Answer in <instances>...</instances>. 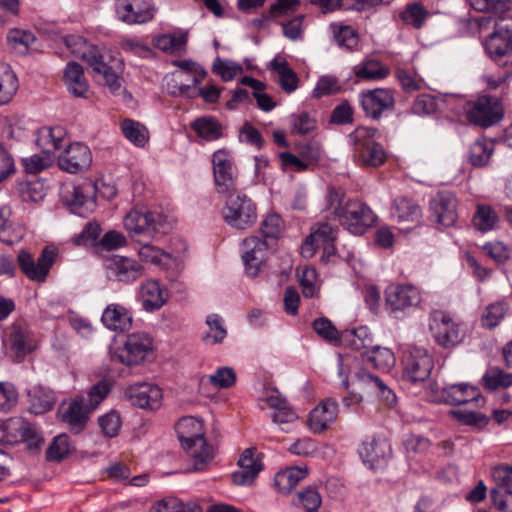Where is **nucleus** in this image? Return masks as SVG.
Segmentation results:
<instances>
[{"instance_id": "obj_1", "label": "nucleus", "mask_w": 512, "mask_h": 512, "mask_svg": "<svg viewBox=\"0 0 512 512\" xmlns=\"http://www.w3.org/2000/svg\"><path fill=\"white\" fill-rule=\"evenodd\" d=\"M345 191L340 187L329 186L326 195L327 209L338 219L339 223L350 233L363 234L371 227L376 216L371 208L358 199L344 202Z\"/></svg>"}, {"instance_id": "obj_2", "label": "nucleus", "mask_w": 512, "mask_h": 512, "mask_svg": "<svg viewBox=\"0 0 512 512\" xmlns=\"http://www.w3.org/2000/svg\"><path fill=\"white\" fill-rule=\"evenodd\" d=\"M379 131L371 127H357L349 134L353 146V159L365 167H379L386 161L387 153L376 141Z\"/></svg>"}, {"instance_id": "obj_3", "label": "nucleus", "mask_w": 512, "mask_h": 512, "mask_svg": "<svg viewBox=\"0 0 512 512\" xmlns=\"http://www.w3.org/2000/svg\"><path fill=\"white\" fill-rule=\"evenodd\" d=\"M123 223L130 237L138 243H141L143 238L153 239L157 234L165 233L169 227L164 215L143 208L130 210L125 215Z\"/></svg>"}, {"instance_id": "obj_4", "label": "nucleus", "mask_w": 512, "mask_h": 512, "mask_svg": "<svg viewBox=\"0 0 512 512\" xmlns=\"http://www.w3.org/2000/svg\"><path fill=\"white\" fill-rule=\"evenodd\" d=\"M486 53L499 66H512V15L498 16L484 42Z\"/></svg>"}, {"instance_id": "obj_5", "label": "nucleus", "mask_w": 512, "mask_h": 512, "mask_svg": "<svg viewBox=\"0 0 512 512\" xmlns=\"http://www.w3.org/2000/svg\"><path fill=\"white\" fill-rule=\"evenodd\" d=\"M111 358L126 366H139L153 354V340L145 332L128 334L121 346L110 349Z\"/></svg>"}, {"instance_id": "obj_6", "label": "nucleus", "mask_w": 512, "mask_h": 512, "mask_svg": "<svg viewBox=\"0 0 512 512\" xmlns=\"http://www.w3.org/2000/svg\"><path fill=\"white\" fill-rule=\"evenodd\" d=\"M225 205L222 208L224 221L232 228L245 230L252 227L257 220V206L244 193L236 192L224 195Z\"/></svg>"}, {"instance_id": "obj_7", "label": "nucleus", "mask_w": 512, "mask_h": 512, "mask_svg": "<svg viewBox=\"0 0 512 512\" xmlns=\"http://www.w3.org/2000/svg\"><path fill=\"white\" fill-rule=\"evenodd\" d=\"M98 190V185L90 181L81 184L66 182L60 188V197L73 213L85 216L94 210V197Z\"/></svg>"}, {"instance_id": "obj_8", "label": "nucleus", "mask_w": 512, "mask_h": 512, "mask_svg": "<svg viewBox=\"0 0 512 512\" xmlns=\"http://www.w3.org/2000/svg\"><path fill=\"white\" fill-rule=\"evenodd\" d=\"M212 168L218 194L224 196L238 191V169L228 150L219 149L213 153Z\"/></svg>"}, {"instance_id": "obj_9", "label": "nucleus", "mask_w": 512, "mask_h": 512, "mask_svg": "<svg viewBox=\"0 0 512 512\" xmlns=\"http://www.w3.org/2000/svg\"><path fill=\"white\" fill-rule=\"evenodd\" d=\"M403 378L412 383L425 382L434 368V360L427 349L409 346L403 355Z\"/></svg>"}, {"instance_id": "obj_10", "label": "nucleus", "mask_w": 512, "mask_h": 512, "mask_svg": "<svg viewBox=\"0 0 512 512\" xmlns=\"http://www.w3.org/2000/svg\"><path fill=\"white\" fill-rule=\"evenodd\" d=\"M56 257L57 249L52 247H45L37 260L27 250L22 249L17 255V263L22 273L30 281L43 283L46 281Z\"/></svg>"}, {"instance_id": "obj_11", "label": "nucleus", "mask_w": 512, "mask_h": 512, "mask_svg": "<svg viewBox=\"0 0 512 512\" xmlns=\"http://www.w3.org/2000/svg\"><path fill=\"white\" fill-rule=\"evenodd\" d=\"M465 114L470 123L486 128L502 119L503 109L497 98L481 96L467 103Z\"/></svg>"}, {"instance_id": "obj_12", "label": "nucleus", "mask_w": 512, "mask_h": 512, "mask_svg": "<svg viewBox=\"0 0 512 512\" xmlns=\"http://www.w3.org/2000/svg\"><path fill=\"white\" fill-rule=\"evenodd\" d=\"M4 440L9 444L24 442L31 451H37L43 442L35 424L21 417H13L3 425Z\"/></svg>"}, {"instance_id": "obj_13", "label": "nucleus", "mask_w": 512, "mask_h": 512, "mask_svg": "<svg viewBox=\"0 0 512 512\" xmlns=\"http://www.w3.org/2000/svg\"><path fill=\"white\" fill-rule=\"evenodd\" d=\"M421 301L419 289L411 284H392L385 290V308L396 317L398 313L418 306Z\"/></svg>"}, {"instance_id": "obj_14", "label": "nucleus", "mask_w": 512, "mask_h": 512, "mask_svg": "<svg viewBox=\"0 0 512 512\" xmlns=\"http://www.w3.org/2000/svg\"><path fill=\"white\" fill-rule=\"evenodd\" d=\"M350 384L358 393L366 395H375L384 398L389 404L395 400V394L387 387V385L377 376L368 373L364 369H360L354 373L351 382L344 381L345 388L348 389Z\"/></svg>"}, {"instance_id": "obj_15", "label": "nucleus", "mask_w": 512, "mask_h": 512, "mask_svg": "<svg viewBox=\"0 0 512 512\" xmlns=\"http://www.w3.org/2000/svg\"><path fill=\"white\" fill-rule=\"evenodd\" d=\"M115 13L123 23L142 24L153 18L154 8L151 0H116Z\"/></svg>"}, {"instance_id": "obj_16", "label": "nucleus", "mask_w": 512, "mask_h": 512, "mask_svg": "<svg viewBox=\"0 0 512 512\" xmlns=\"http://www.w3.org/2000/svg\"><path fill=\"white\" fill-rule=\"evenodd\" d=\"M360 105L365 115L373 120L381 118L384 111L394 107L393 91L387 88H376L360 93Z\"/></svg>"}, {"instance_id": "obj_17", "label": "nucleus", "mask_w": 512, "mask_h": 512, "mask_svg": "<svg viewBox=\"0 0 512 512\" xmlns=\"http://www.w3.org/2000/svg\"><path fill=\"white\" fill-rule=\"evenodd\" d=\"M430 330L435 341L444 348H452L458 345L464 338V332L459 328L450 316L437 313L430 322Z\"/></svg>"}, {"instance_id": "obj_18", "label": "nucleus", "mask_w": 512, "mask_h": 512, "mask_svg": "<svg viewBox=\"0 0 512 512\" xmlns=\"http://www.w3.org/2000/svg\"><path fill=\"white\" fill-rule=\"evenodd\" d=\"M125 398L141 409L157 410L162 404V390L157 385L143 382L130 385L124 391Z\"/></svg>"}, {"instance_id": "obj_19", "label": "nucleus", "mask_w": 512, "mask_h": 512, "mask_svg": "<svg viewBox=\"0 0 512 512\" xmlns=\"http://www.w3.org/2000/svg\"><path fill=\"white\" fill-rule=\"evenodd\" d=\"M92 162V153L83 143L70 144L58 157L59 167L68 173H79L88 169Z\"/></svg>"}, {"instance_id": "obj_20", "label": "nucleus", "mask_w": 512, "mask_h": 512, "mask_svg": "<svg viewBox=\"0 0 512 512\" xmlns=\"http://www.w3.org/2000/svg\"><path fill=\"white\" fill-rule=\"evenodd\" d=\"M358 452L365 465L377 470L386 465L391 447L386 439L370 438L361 444Z\"/></svg>"}, {"instance_id": "obj_21", "label": "nucleus", "mask_w": 512, "mask_h": 512, "mask_svg": "<svg viewBox=\"0 0 512 512\" xmlns=\"http://www.w3.org/2000/svg\"><path fill=\"white\" fill-rule=\"evenodd\" d=\"M457 201L455 196L447 191L438 192L430 200V210L435 221L444 226L450 227L457 220Z\"/></svg>"}, {"instance_id": "obj_22", "label": "nucleus", "mask_w": 512, "mask_h": 512, "mask_svg": "<svg viewBox=\"0 0 512 512\" xmlns=\"http://www.w3.org/2000/svg\"><path fill=\"white\" fill-rule=\"evenodd\" d=\"M270 244L267 240H261L257 236H250L243 241V261L247 275L255 277L258 275L265 258V253Z\"/></svg>"}, {"instance_id": "obj_23", "label": "nucleus", "mask_w": 512, "mask_h": 512, "mask_svg": "<svg viewBox=\"0 0 512 512\" xmlns=\"http://www.w3.org/2000/svg\"><path fill=\"white\" fill-rule=\"evenodd\" d=\"M337 415V401L332 398H327L310 412L308 425L314 433H321L336 420Z\"/></svg>"}, {"instance_id": "obj_24", "label": "nucleus", "mask_w": 512, "mask_h": 512, "mask_svg": "<svg viewBox=\"0 0 512 512\" xmlns=\"http://www.w3.org/2000/svg\"><path fill=\"white\" fill-rule=\"evenodd\" d=\"M90 412L92 410L85 404V397L77 396L69 403L67 409L62 412L61 419L68 425L70 431L78 434L85 428Z\"/></svg>"}, {"instance_id": "obj_25", "label": "nucleus", "mask_w": 512, "mask_h": 512, "mask_svg": "<svg viewBox=\"0 0 512 512\" xmlns=\"http://www.w3.org/2000/svg\"><path fill=\"white\" fill-rule=\"evenodd\" d=\"M167 291L154 279L144 281L140 286L139 299L145 311L160 309L167 302Z\"/></svg>"}, {"instance_id": "obj_26", "label": "nucleus", "mask_w": 512, "mask_h": 512, "mask_svg": "<svg viewBox=\"0 0 512 512\" xmlns=\"http://www.w3.org/2000/svg\"><path fill=\"white\" fill-rule=\"evenodd\" d=\"M442 399L454 406L478 402L481 398L477 387L467 383L450 384L441 389Z\"/></svg>"}, {"instance_id": "obj_27", "label": "nucleus", "mask_w": 512, "mask_h": 512, "mask_svg": "<svg viewBox=\"0 0 512 512\" xmlns=\"http://www.w3.org/2000/svg\"><path fill=\"white\" fill-rule=\"evenodd\" d=\"M109 268L116 280L124 283L134 282L144 273V267L139 262L123 256L115 257Z\"/></svg>"}, {"instance_id": "obj_28", "label": "nucleus", "mask_w": 512, "mask_h": 512, "mask_svg": "<svg viewBox=\"0 0 512 512\" xmlns=\"http://www.w3.org/2000/svg\"><path fill=\"white\" fill-rule=\"evenodd\" d=\"M10 341L17 360H21L37 348V340L34 335L26 326L20 324L12 326Z\"/></svg>"}, {"instance_id": "obj_29", "label": "nucleus", "mask_w": 512, "mask_h": 512, "mask_svg": "<svg viewBox=\"0 0 512 512\" xmlns=\"http://www.w3.org/2000/svg\"><path fill=\"white\" fill-rule=\"evenodd\" d=\"M189 457L192 459V470L203 471L205 470L214 457L213 447L207 443L205 435L186 444L182 447Z\"/></svg>"}, {"instance_id": "obj_30", "label": "nucleus", "mask_w": 512, "mask_h": 512, "mask_svg": "<svg viewBox=\"0 0 512 512\" xmlns=\"http://www.w3.org/2000/svg\"><path fill=\"white\" fill-rule=\"evenodd\" d=\"M101 320L112 331H125L132 325V316L128 309L116 303L110 304L105 308Z\"/></svg>"}, {"instance_id": "obj_31", "label": "nucleus", "mask_w": 512, "mask_h": 512, "mask_svg": "<svg viewBox=\"0 0 512 512\" xmlns=\"http://www.w3.org/2000/svg\"><path fill=\"white\" fill-rule=\"evenodd\" d=\"M63 81L68 91L75 97H86L88 93V82L85 78L83 68L76 62H69L66 65Z\"/></svg>"}, {"instance_id": "obj_32", "label": "nucleus", "mask_w": 512, "mask_h": 512, "mask_svg": "<svg viewBox=\"0 0 512 512\" xmlns=\"http://www.w3.org/2000/svg\"><path fill=\"white\" fill-rule=\"evenodd\" d=\"M66 131L61 126L41 127L36 132L35 142L44 152L53 155L55 150H59L63 146V140Z\"/></svg>"}, {"instance_id": "obj_33", "label": "nucleus", "mask_w": 512, "mask_h": 512, "mask_svg": "<svg viewBox=\"0 0 512 512\" xmlns=\"http://www.w3.org/2000/svg\"><path fill=\"white\" fill-rule=\"evenodd\" d=\"M29 409L34 414H44L54 407L56 397L52 390L34 386L28 392Z\"/></svg>"}, {"instance_id": "obj_34", "label": "nucleus", "mask_w": 512, "mask_h": 512, "mask_svg": "<svg viewBox=\"0 0 512 512\" xmlns=\"http://www.w3.org/2000/svg\"><path fill=\"white\" fill-rule=\"evenodd\" d=\"M89 66L94 72L96 81L109 88L111 92L119 90L121 86L119 77L105 61V55L101 53Z\"/></svg>"}, {"instance_id": "obj_35", "label": "nucleus", "mask_w": 512, "mask_h": 512, "mask_svg": "<svg viewBox=\"0 0 512 512\" xmlns=\"http://www.w3.org/2000/svg\"><path fill=\"white\" fill-rule=\"evenodd\" d=\"M175 431L182 447L205 435L202 421L192 416L181 418L176 423Z\"/></svg>"}, {"instance_id": "obj_36", "label": "nucleus", "mask_w": 512, "mask_h": 512, "mask_svg": "<svg viewBox=\"0 0 512 512\" xmlns=\"http://www.w3.org/2000/svg\"><path fill=\"white\" fill-rule=\"evenodd\" d=\"M139 245L137 254L142 262L161 268H167L171 264V255L163 249L153 245L150 241H142Z\"/></svg>"}, {"instance_id": "obj_37", "label": "nucleus", "mask_w": 512, "mask_h": 512, "mask_svg": "<svg viewBox=\"0 0 512 512\" xmlns=\"http://www.w3.org/2000/svg\"><path fill=\"white\" fill-rule=\"evenodd\" d=\"M64 43L73 55L87 61L89 65L101 54L96 46L89 44L80 35H68Z\"/></svg>"}, {"instance_id": "obj_38", "label": "nucleus", "mask_w": 512, "mask_h": 512, "mask_svg": "<svg viewBox=\"0 0 512 512\" xmlns=\"http://www.w3.org/2000/svg\"><path fill=\"white\" fill-rule=\"evenodd\" d=\"M12 211L9 206L0 207V241L12 245L19 242L23 235V228L10 221Z\"/></svg>"}, {"instance_id": "obj_39", "label": "nucleus", "mask_w": 512, "mask_h": 512, "mask_svg": "<svg viewBox=\"0 0 512 512\" xmlns=\"http://www.w3.org/2000/svg\"><path fill=\"white\" fill-rule=\"evenodd\" d=\"M353 73L362 80H381L390 74V69L380 61L367 58L353 68Z\"/></svg>"}, {"instance_id": "obj_40", "label": "nucleus", "mask_w": 512, "mask_h": 512, "mask_svg": "<svg viewBox=\"0 0 512 512\" xmlns=\"http://www.w3.org/2000/svg\"><path fill=\"white\" fill-rule=\"evenodd\" d=\"M307 476V469L291 467L278 472L274 478V485L278 492L286 494L292 491L300 481Z\"/></svg>"}, {"instance_id": "obj_41", "label": "nucleus", "mask_w": 512, "mask_h": 512, "mask_svg": "<svg viewBox=\"0 0 512 512\" xmlns=\"http://www.w3.org/2000/svg\"><path fill=\"white\" fill-rule=\"evenodd\" d=\"M336 234V228L328 223H320L309 236L316 242V246L323 250V256L329 257L335 253L334 241Z\"/></svg>"}, {"instance_id": "obj_42", "label": "nucleus", "mask_w": 512, "mask_h": 512, "mask_svg": "<svg viewBox=\"0 0 512 512\" xmlns=\"http://www.w3.org/2000/svg\"><path fill=\"white\" fill-rule=\"evenodd\" d=\"M18 90V79L6 63H0V105L12 100Z\"/></svg>"}, {"instance_id": "obj_43", "label": "nucleus", "mask_w": 512, "mask_h": 512, "mask_svg": "<svg viewBox=\"0 0 512 512\" xmlns=\"http://www.w3.org/2000/svg\"><path fill=\"white\" fill-rule=\"evenodd\" d=\"M270 66L277 73L278 82L285 92L291 93L297 89L298 77L286 60L275 58Z\"/></svg>"}, {"instance_id": "obj_44", "label": "nucleus", "mask_w": 512, "mask_h": 512, "mask_svg": "<svg viewBox=\"0 0 512 512\" xmlns=\"http://www.w3.org/2000/svg\"><path fill=\"white\" fill-rule=\"evenodd\" d=\"M392 215L399 222H416L421 217V209L412 200L402 197L395 200Z\"/></svg>"}, {"instance_id": "obj_45", "label": "nucleus", "mask_w": 512, "mask_h": 512, "mask_svg": "<svg viewBox=\"0 0 512 512\" xmlns=\"http://www.w3.org/2000/svg\"><path fill=\"white\" fill-rule=\"evenodd\" d=\"M121 130L125 138L138 147H143L149 139L147 128L132 119H125L121 123Z\"/></svg>"}, {"instance_id": "obj_46", "label": "nucleus", "mask_w": 512, "mask_h": 512, "mask_svg": "<svg viewBox=\"0 0 512 512\" xmlns=\"http://www.w3.org/2000/svg\"><path fill=\"white\" fill-rule=\"evenodd\" d=\"M482 383L489 391L507 388L512 385V373H506L498 367H490L483 375Z\"/></svg>"}, {"instance_id": "obj_47", "label": "nucleus", "mask_w": 512, "mask_h": 512, "mask_svg": "<svg viewBox=\"0 0 512 512\" xmlns=\"http://www.w3.org/2000/svg\"><path fill=\"white\" fill-rule=\"evenodd\" d=\"M187 43V33L164 34L154 38V45L166 53H177L184 49Z\"/></svg>"}, {"instance_id": "obj_48", "label": "nucleus", "mask_w": 512, "mask_h": 512, "mask_svg": "<svg viewBox=\"0 0 512 512\" xmlns=\"http://www.w3.org/2000/svg\"><path fill=\"white\" fill-rule=\"evenodd\" d=\"M191 127L199 137L207 141L217 140L222 135L221 125L214 118H198L191 124Z\"/></svg>"}, {"instance_id": "obj_49", "label": "nucleus", "mask_w": 512, "mask_h": 512, "mask_svg": "<svg viewBox=\"0 0 512 512\" xmlns=\"http://www.w3.org/2000/svg\"><path fill=\"white\" fill-rule=\"evenodd\" d=\"M206 324L209 331L202 335V341L210 345L221 343L227 335L223 319L218 314H210L206 318Z\"/></svg>"}, {"instance_id": "obj_50", "label": "nucleus", "mask_w": 512, "mask_h": 512, "mask_svg": "<svg viewBox=\"0 0 512 512\" xmlns=\"http://www.w3.org/2000/svg\"><path fill=\"white\" fill-rule=\"evenodd\" d=\"M7 42L16 54L26 55L35 42V36L29 31L13 29L7 36Z\"/></svg>"}, {"instance_id": "obj_51", "label": "nucleus", "mask_w": 512, "mask_h": 512, "mask_svg": "<svg viewBox=\"0 0 512 512\" xmlns=\"http://www.w3.org/2000/svg\"><path fill=\"white\" fill-rule=\"evenodd\" d=\"M240 82L242 85L248 86L253 90V96L257 101L259 109L263 111H270L275 107V103L272 98L263 92L264 84L262 82L250 76H244Z\"/></svg>"}, {"instance_id": "obj_52", "label": "nucleus", "mask_w": 512, "mask_h": 512, "mask_svg": "<svg viewBox=\"0 0 512 512\" xmlns=\"http://www.w3.org/2000/svg\"><path fill=\"white\" fill-rule=\"evenodd\" d=\"M472 222L476 229L487 232L495 228L498 222V216L490 206L478 205Z\"/></svg>"}, {"instance_id": "obj_53", "label": "nucleus", "mask_w": 512, "mask_h": 512, "mask_svg": "<svg viewBox=\"0 0 512 512\" xmlns=\"http://www.w3.org/2000/svg\"><path fill=\"white\" fill-rule=\"evenodd\" d=\"M493 152V144L485 139L476 140L469 150V161L473 166H484Z\"/></svg>"}, {"instance_id": "obj_54", "label": "nucleus", "mask_w": 512, "mask_h": 512, "mask_svg": "<svg viewBox=\"0 0 512 512\" xmlns=\"http://www.w3.org/2000/svg\"><path fill=\"white\" fill-rule=\"evenodd\" d=\"M429 16V11L420 3L408 4L401 12V19L414 28L420 29Z\"/></svg>"}, {"instance_id": "obj_55", "label": "nucleus", "mask_w": 512, "mask_h": 512, "mask_svg": "<svg viewBox=\"0 0 512 512\" xmlns=\"http://www.w3.org/2000/svg\"><path fill=\"white\" fill-rule=\"evenodd\" d=\"M304 20V14H297L280 22L283 36L290 41H302L304 38Z\"/></svg>"}, {"instance_id": "obj_56", "label": "nucleus", "mask_w": 512, "mask_h": 512, "mask_svg": "<svg viewBox=\"0 0 512 512\" xmlns=\"http://www.w3.org/2000/svg\"><path fill=\"white\" fill-rule=\"evenodd\" d=\"M283 230V221L278 214L267 215L261 223L260 232L262 240H267L270 246L280 236Z\"/></svg>"}, {"instance_id": "obj_57", "label": "nucleus", "mask_w": 512, "mask_h": 512, "mask_svg": "<svg viewBox=\"0 0 512 512\" xmlns=\"http://www.w3.org/2000/svg\"><path fill=\"white\" fill-rule=\"evenodd\" d=\"M509 310V304L506 301H498L488 305L482 316V324L488 328L496 327Z\"/></svg>"}, {"instance_id": "obj_58", "label": "nucleus", "mask_w": 512, "mask_h": 512, "mask_svg": "<svg viewBox=\"0 0 512 512\" xmlns=\"http://www.w3.org/2000/svg\"><path fill=\"white\" fill-rule=\"evenodd\" d=\"M333 37L339 47L353 50L358 44V35L351 26L332 25Z\"/></svg>"}, {"instance_id": "obj_59", "label": "nucleus", "mask_w": 512, "mask_h": 512, "mask_svg": "<svg viewBox=\"0 0 512 512\" xmlns=\"http://www.w3.org/2000/svg\"><path fill=\"white\" fill-rule=\"evenodd\" d=\"M150 512H200V507L183 503L177 498H166L154 504Z\"/></svg>"}, {"instance_id": "obj_60", "label": "nucleus", "mask_w": 512, "mask_h": 512, "mask_svg": "<svg viewBox=\"0 0 512 512\" xmlns=\"http://www.w3.org/2000/svg\"><path fill=\"white\" fill-rule=\"evenodd\" d=\"M353 349L362 353H369L374 347L370 333L366 327H358L346 335Z\"/></svg>"}, {"instance_id": "obj_61", "label": "nucleus", "mask_w": 512, "mask_h": 512, "mask_svg": "<svg viewBox=\"0 0 512 512\" xmlns=\"http://www.w3.org/2000/svg\"><path fill=\"white\" fill-rule=\"evenodd\" d=\"M212 71L219 75L223 81H231L238 74H241L243 69L240 64L234 61L217 57L213 62Z\"/></svg>"}, {"instance_id": "obj_62", "label": "nucleus", "mask_w": 512, "mask_h": 512, "mask_svg": "<svg viewBox=\"0 0 512 512\" xmlns=\"http://www.w3.org/2000/svg\"><path fill=\"white\" fill-rule=\"evenodd\" d=\"M111 391V385L106 380H101L94 384L88 391L85 404L92 411L95 410L99 404L108 396Z\"/></svg>"}, {"instance_id": "obj_63", "label": "nucleus", "mask_w": 512, "mask_h": 512, "mask_svg": "<svg viewBox=\"0 0 512 512\" xmlns=\"http://www.w3.org/2000/svg\"><path fill=\"white\" fill-rule=\"evenodd\" d=\"M313 329L325 341L335 345L339 344V332L329 319L322 317L314 320Z\"/></svg>"}, {"instance_id": "obj_64", "label": "nucleus", "mask_w": 512, "mask_h": 512, "mask_svg": "<svg viewBox=\"0 0 512 512\" xmlns=\"http://www.w3.org/2000/svg\"><path fill=\"white\" fill-rule=\"evenodd\" d=\"M491 499L494 506L502 512H512L511 488L494 487L491 489Z\"/></svg>"}]
</instances>
